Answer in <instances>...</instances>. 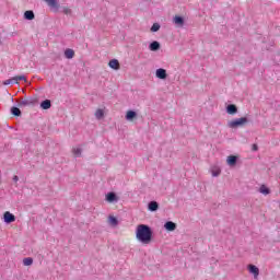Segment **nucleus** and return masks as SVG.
I'll return each mask as SVG.
<instances>
[{
	"instance_id": "1",
	"label": "nucleus",
	"mask_w": 280,
	"mask_h": 280,
	"mask_svg": "<svg viewBox=\"0 0 280 280\" xmlns=\"http://www.w3.org/2000/svg\"><path fill=\"white\" fill-rule=\"evenodd\" d=\"M154 231L148 224H139L136 229V238L141 244H151Z\"/></svg>"
},
{
	"instance_id": "2",
	"label": "nucleus",
	"mask_w": 280,
	"mask_h": 280,
	"mask_svg": "<svg viewBox=\"0 0 280 280\" xmlns=\"http://www.w3.org/2000/svg\"><path fill=\"white\" fill-rule=\"evenodd\" d=\"M249 121L248 117L244 116L229 121L228 127L232 129L242 128V126H246Z\"/></svg>"
},
{
	"instance_id": "3",
	"label": "nucleus",
	"mask_w": 280,
	"mask_h": 280,
	"mask_svg": "<svg viewBox=\"0 0 280 280\" xmlns=\"http://www.w3.org/2000/svg\"><path fill=\"white\" fill-rule=\"evenodd\" d=\"M3 220L5 224H12V222H16V217L10 211L4 212Z\"/></svg>"
},
{
	"instance_id": "4",
	"label": "nucleus",
	"mask_w": 280,
	"mask_h": 280,
	"mask_svg": "<svg viewBox=\"0 0 280 280\" xmlns=\"http://www.w3.org/2000/svg\"><path fill=\"white\" fill-rule=\"evenodd\" d=\"M105 200L107 202H110V203L118 202L119 201V197H117V194L115 191H109V192L106 194Z\"/></svg>"
},
{
	"instance_id": "5",
	"label": "nucleus",
	"mask_w": 280,
	"mask_h": 280,
	"mask_svg": "<svg viewBox=\"0 0 280 280\" xmlns=\"http://www.w3.org/2000/svg\"><path fill=\"white\" fill-rule=\"evenodd\" d=\"M35 104H36V98L28 97V98H26L24 101H21L19 103V106L20 107H23V106H35Z\"/></svg>"
},
{
	"instance_id": "6",
	"label": "nucleus",
	"mask_w": 280,
	"mask_h": 280,
	"mask_svg": "<svg viewBox=\"0 0 280 280\" xmlns=\"http://www.w3.org/2000/svg\"><path fill=\"white\" fill-rule=\"evenodd\" d=\"M155 77L159 78V80H167V70L160 68L155 71Z\"/></svg>"
},
{
	"instance_id": "7",
	"label": "nucleus",
	"mask_w": 280,
	"mask_h": 280,
	"mask_svg": "<svg viewBox=\"0 0 280 280\" xmlns=\"http://www.w3.org/2000/svg\"><path fill=\"white\" fill-rule=\"evenodd\" d=\"M173 22L177 27H184L185 25V18L182 15H175Z\"/></svg>"
},
{
	"instance_id": "8",
	"label": "nucleus",
	"mask_w": 280,
	"mask_h": 280,
	"mask_svg": "<svg viewBox=\"0 0 280 280\" xmlns=\"http://www.w3.org/2000/svg\"><path fill=\"white\" fill-rule=\"evenodd\" d=\"M240 158H237V155H230L226 159V163L230 167H235V165H237V161Z\"/></svg>"
},
{
	"instance_id": "9",
	"label": "nucleus",
	"mask_w": 280,
	"mask_h": 280,
	"mask_svg": "<svg viewBox=\"0 0 280 280\" xmlns=\"http://www.w3.org/2000/svg\"><path fill=\"white\" fill-rule=\"evenodd\" d=\"M225 110L228 115H237V105L229 104L226 105Z\"/></svg>"
},
{
	"instance_id": "10",
	"label": "nucleus",
	"mask_w": 280,
	"mask_h": 280,
	"mask_svg": "<svg viewBox=\"0 0 280 280\" xmlns=\"http://www.w3.org/2000/svg\"><path fill=\"white\" fill-rule=\"evenodd\" d=\"M176 223L174 222V221H166L165 223H164V229H165V231H170V232H172V231H176Z\"/></svg>"
},
{
	"instance_id": "11",
	"label": "nucleus",
	"mask_w": 280,
	"mask_h": 280,
	"mask_svg": "<svg viewBox=\"0 0 280 280\" xmlns=\"http://www.w3.org/2000/svg\"><path fill=\"white\" fill-rule=\"evenodd\" d=\"M248 270H249L250 275H254L255 279H257L259 277V269L257 266L248 265Z\"/></svg>"
},
{
	"instance_id": "12",
	"label": "nucleus",
	"mask_w": 280,
	"mask_h": 280,
	"mask_svg": "<svg viewBox=\"0 0 280 280\" xmlns=\"http://www.w3.org/2000/svg\"><path fill=\"white\" fill-rule=\"evenodd\" d=\"M24 19L25 21H34V19H36V15L34 14L33 10H27L24 12Z\"/></svg>"
},
{
	"instance_id": "13",
	"label": "nucleus",
	"mask_w": 280,
	"mask_h": 280,
	"mask_svg": "<svg viewBox=\"0 0 280 280\" xmlns=\"http://www.w3.org/2000/svg\"><path fill=\"white\" fill-rule=\"evenodd\" d=\"M149 49L150 51H159V49H161V43L156 40L151 42L149 45Z\"/></svg>"
},
{
	"instance_id": "14",
	"label": "nucleus",
	"mask_w": 280,
	"mask_h": 280,
	"mask_svg": "<svg viewBox=\"0 0 280 280\" xmlns=\"http://www.w3.org/2000/svg\"><path fill=\"white\" fill-rule=\"evenodd\" d=\"M108 67L110 69H114V71H119V60H117V59L109 60Z\"/></svg>"
},
{
	"instance_id": "15",
	"label": "nucleus",
	"mask_w": 280,
	"mask_h": 280,
	"mask_svg": "<svg viewBox=\"0 0 280 280\" xmlns=\"http://www.w3.org/2000/svg\"><path fill=\"white\" fill-rule=\"evenodd\" d=\"M137 117V112L130 109L126 113L125 119H127V121H132L133 119H136Z\"/></svg>"
},
{
	"instance_id": "16",
	"label": "nucleus",
	"mask_w": 280,
	"mask_h": 280,
	"mask_svg": "<svg viewBox=\"0 0 280 280\" xmlns=\"http://www.w3.org/2000/svg\"><path fill=\"white\" fill-rule=\"evenodd\" d=\"M148 209H149L151 212L159 211V202H156V201H150V202L148 203Z\"/></svg>"
},
{
	"instance_id": "17",
	"label": "nucleus",
	"mask_w": 280,
	"mask_h": 280,
	"mask_svg": "<svg viewBox=\"0 0 280 280\" xmlns=\"http://www.w3.org/2000/svg\"><path fill=\"white\" fill-rule=\"evenodd\" d=\"M44 1H46L47 5H49V8H55V10H58V8H60L58 0H44Z\"/></svg>"
},
{
	"instance_id": "18",
	"label": "nucleus",
	"mask_w": 280,
	"mask_h": 280,
	"mask_svg": "<svg viewBox=\"0 0 280 280\" xmlns=\"http://www.w3.org/2000/svg\"><path fill=\"white\" fill-rule=\"evenodd\" d=\"M40 108H43V110H49V108H51V101L50 100H45L40 103Z\"/></svg>"
},
{
	"instance_id": "19",
	"label": "nucleus",
	"mask_w": 280,
	"mask_h": 280,
	"mask_svg": "<svg viewBox=\"0 0 280 280\" xmlns=\"http://www.w3.org/2000/svg\"><path fill=\"white\" fill-rule=\"evenodd\" d=\"M74 56H75V51L73 49L68 48V49L65 50V57L68 60H71Z\"/></svg>"
},
{
	"instance_id": "20",
	"label": "nucleus",
	"mask_w": 280,
	"mask_h": 280,
	"mask_svg": "<svg viewBox=\"0 0 280 280\" xmlns=\"http://www.w3.org/2000/svg\"><path fill=\"white\" fill-rule=\"evenodd\" d=\"M108 222H109L110 226H117L119 224V220L115 215H109Z\"/></svg>"
},
{
	"instance_id": "21",
	"label": "nucleus",
	"mask_w": 280,
	"mask_h": 280,
	"mask_svg": "<svg viewBox=\"0 0 280 280\" xmlns=\"http://www.w3.org/2000/svg\"><path fill=\"white\" fill-rule=\"evenodd\" d=\"M11 115H13V117H21L22 112L19 107L13 106L11 107Z\"/></svg>"
},
{
	"instance_id": "22",
	"label": "nucleus",
	"mask_w": 280,
	"mask_h": 280,
	"mask_svg": "<svg viewBox=\"0 0 280 280\" xmlns=\"http://www.w3.org/2000/svg\"><path fill=\"white\" fill-rule=\"evenodd\" d=\"M259 192L264 196H268L270 194V188H268L266 185H261L259 188Z\"/></svg>"
},
{
	"instance_id": "23",
	"label": "nucleus",
	"mask_w": 280,
	"mask_h": 280,
	"mask_svg": "<svg viewBox=\"0 0 280 280\" xmlns=\"http://www.w3.org/2000/svg\"><path fill=\"white\" fill-rule=\"evenodd\" d=\"M9 84H18V79H16V77H13V78H11V79H8V80L3 81V85H4V86H8Z\"/></svg>"
},
{
	"instance_id": "24",
	"label": "nucleus",
	"mask_w": 280,
	"mask_h": 280,
	"mask_svg": "<svg viewBox=\"0 0 280 280\" xmlns=\"http://www.w3.org/2000/svg\"><path fill=\"white\" fill-rule=\"evenodd\" d=\"M211 174L213 177H218L220 174H222V170H220V167H214L211 170Z\"/></svg>"
},
{
	"instance_id": "25",
	"label": "nucleus",
	"mask_w": 280,
	"mask_h": 280,
	"mask_svg": "<svg viewBox=\"0 0 280 280\" xmlns=\"http://www.w3.org/2000/svg\"><path fill=\"white\" fill-rule=\"evenodd\" d=\"M23 264H24V266H32V264H34V258L26 257L23 259Z\"/></svg>"
},
{
	"instance_id": "26",
	"label": "nucleus",
	"mask_w": 280,
	"mask_h": 280,
	"mask_svg": "<svg viewBox=\"0 0 280 280\" xmlns=\"http://www.w3.org/2000/svg\"><path fill=\"white\" fill-rule=\"evenodd\" d=\"M95 117H96V119H103L104 118V109H97L96 112H95Z\"/></svg>"
},
{
	"instance_id": "27",
	"label": "nucleus",
	"mask_w": 280,
	"mask_h": 280,
	"mask_svg": "<svg viewBox=\"0 0 280 280\" xmlns=\"http://www.w3.org/2000/svg\"><path fill=\"white\" fill-rule=\"evenodd\" d=\"M159 30H161V24H159V23H154L151 26V32H159Z\"/></svg>"
},
{
	"instance_id": "28",
	"label": "nucleus",
	"mask_w": 280,
	"mask_h": 280,
	"mask_svg": "<svg viewBox=\"0 0 280 280\" xmlns=\"http://www.w3.org/2000/svg\"><path fill=\"white\" fill-rule=\"evenodd\" d=\"M74 156H82V149L78 148L73 150Z\"/></svg>"
},
{
	"instance_id": "29",
	"label": "nucleus",
	"mask_w": 280,
	"mask_h": 280,
	"mask_svg": "<svg viewBox=\"0 0 280 280\" xmlns=\"http://www.w3.org/2000/svg\"><path fill=\"white\" fill-rule=\"evenodd\" d=\"M63 14H66L67 16L71 15V9L65 7L62 10Z\"/></svg>"
},
{
	"instance_id": "30",
	"label": "nucleus",
	"mask_w": 280,
	"mask_h": 280,
	"mask_svg": "<svg viewBox=\"0 0 280 280\" xmlns=\"http://www.w3.org/2000/svg\"><path fill=\"white\" fill-rule=\"evenodd\" d=\"M15 80H18V84H19V80H24L25 82H27V79H25V75L15 77Z\"/></svg>"
},
{
	"instance_id": "31",
	"label": "nucleus",
	"mask_w": 280,
	"mask_h": 280,
	"mask_svg": "<svg viewBox=\"0 0 280 280\" xmlns=\"http://www.w3.org/2000/svg\"><path fill=\"white\" fill-rule=\"evenodd\" d=\"M253 152H257L259 150V147L257 144L252 145Z\"/></svg>"
},
{
	"instance_id": "32",
	"label": "nucleus",
	"mask_w": 280,
	"mask_h": 280,
	"mask_svg": "<svg viewBox=\"0 0 280 280\" xmlns=\"http://www.w3.org/2000/svg\"><path fill=\"white\" fill-rule=\"evenodd\" d=\"M13 183H19V176L18 175L13 176Z\"/></svg>"
}]
</instances>
